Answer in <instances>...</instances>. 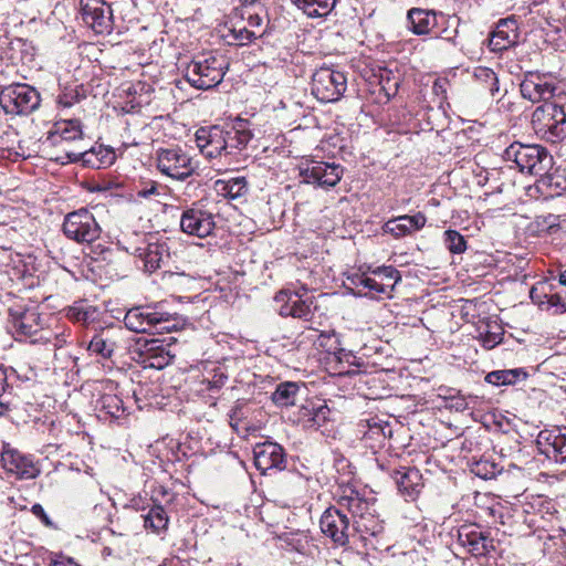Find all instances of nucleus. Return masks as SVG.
<instances>
[{"label":"nucleus","mask_w":566,"mask_h":566,"mask_svg":"<svg viewBox=\"0 0 566 566\" xmlns=\"http://www.w3.org/2000/svg\"><path fill=\"white\" fill-rule=\"evenodd\" d=\"M503 158L512 163L522 174L542 175L553 166V156L542 145L512 143L505 148Z\"/></svg>","instance_id":"obj_1"},{"label":"nucleus","mask_w":566,"mask_h":566,"mask_svg":"<svg viewBox=\"0 0 566 566\" xmlns=\"http://www.w3.org/2000/svg\"><path fill=\"white\" fill-rule=\"evenodd\" d=\"M228 63L221 54H202L193 59L186 69V78L198 90H209L223 80Z\"/></svg>","instance_id":"obj_2"},{"label":"nucleus","mask_w":566,"mask_h":566,"mask_svg":"<svg viewBox=\"0 0 566 566\" xmlns=\"http://www.w3.org/2000/svg\"><path fill=\"white\" fill-rule=\"evenodd\" d=\"M532 126L537 136L551 144L566 139V113L554 103L537 106L532 114Z\"/></svg>","instance_id":"obj_3"},{"label":"nucleus","mask_w":566,"mask_h":566,"mask_svg":"<svg viewBox=\"0 0 566 566\" xmlns=\"http://www.w3.org/2000/svg\"><path fill=\"white\" fill-rule=\"evenodd\" d=\"M125 326L135 333H164L177 328L170 314L158 310L157 305L135 306L124 317Z\"/></svg>","instance_id":"obj_4"},{"label":"nucleus","mask_w":566,"mask_h":566,"mask_svg":"<svg viewBox=\"0 0 566 566\" xmlns=\"http://www.w3.org/2000/svg\"><path fill=\"white\" fill-rule=\"evenodd\" d=\"M41 104L40 93L25 83H13L0 91V106L6 114L29 115Z\"/></svg>","instance_id":"obj_5"},{"label":"nucleus","mask_w":566,"mask_h":566,"mask_svg":"<svg viewBox=\"0 0 566 566\" xmlns=\"http://www.w3.org/2000/svg\"><path fill=\"white\" fill-rule=\"evenodd\" d=\"M347 88L345 74L332 67L318 69L312 77V94L322 103L339 101Z\"/></svg>","instance_id":"obj_6"},{"label":"nucleus","mask_w":566,"mask_h":566,"mask_svg":"<svg viewBox=\"0 0 566 566\" xmlns=\"http://www.w3.org/2000/svg\"><path fill=\"white\" fill-rule=\"evenodd\" d=\"M63 232L70 240L90 244L99 238L102 229L94 214L82 208L65 216Z\"/></svg>","instance_id":"obj_7"},{"label":"nucleus","mask_w":566,"mask_h":566,"mask_svg":"<svg viewBox=\"0 0 566 566\" xmlns=\"http://www.w3.org/2000/svg\"><path fill=\"white\" fill-rule=\"evenodd\" d=\"M156 161L160 172L177 180L190 177L196 170L191 157L179 147L159 148Z\"/></svg>","instance_id":"obj_8"},{"label":"nucleus","mask_w":566,"mask_h":566,"mask_svg":"<svg viewBox=\"0 0 566 566\" xmlns=\"http://www.w3.org/2000/svg\"><path fill=\"white\" fill-rule=\"evenodd\" d=\"M343 174L344 168L335 163L307 160L300 166L302 182L326 189L336 186Z\"/></svg>","instance_id":"obj_9"},{"label":"nucleus","mask_w":566,"mask_h":566,"mask_svg":"<svg viewBox=\"0 0 566 566\" xmlns=\"http://www.w3.org/2000/svg\"><path fill=\"white\" fill-rule=\"evenodd\" d=\"M123 249L139 259L144 270L149 273L160 269L170 258L167 243L154 237L143 240L138 245L123 247Z\"/></svg>","instance_id":"obj_10"},{"label":"nucleus","mask_w":566,"mask_h":566,"mask_svg":"<svg viewBox=\"0 0 566 566\" xmlns=\"http://www.w3.org/2000/svg\"><path fill=\"white\" fill-rule=\"evenodd\" d=\"M321 531L329 537L335 545L345 546L353 535L350 520L337 506L328 507L319 520Z\"/></svg>","instance_id":"obj_11"},{"label":"nucleus","mask_w":566,"mask_h":566,"mask_svg":"<svg viewBox=\"0 0 566 566\" xmlns=\"http://www.w3.org/2000/svg\"><path fill=\"white\" fill-rule=\"evenodd\" d=\"M216 228L214 216L199 203L184 210L180 217V229L182 232L198 237H209Z\"/></svg>","instance_id":"obj_12"},{"label":"nucleus","mask_w":566,"mask_h":566,"mask_svg":"<svg viewBox=\"0 0 566 566\" xmlns=\"http://www.w3.org/2000/svg\"><path fill=\"white\" fill-rule=\"evenodd\" d=\"M274 302L279 305L277 312L283 317H294L304 322H311L313 312V298L303 297L300 292L280 291L274 296Z\"/></svg>","instance_id":"obj_13"},{"label":"nucleus","mask_w":566,"mask_h":566,"mask_svg":"<svg viewBox=\"0 0 566 566\" xmlns=\"http://www.w3.org/2000/svg\"><path fill=\"white\" fill-rule=\"evenodd\" d=\"M84 139L82 124L78 119H61L56 122L53 129L49 132L45 143L57 147L63 153V148H73L80 146Z\"/></svg>","instance_id":"obj_14"},{"label":"nucleus","mask_w":566,"mask_h":566,"mask_svg":"<svg viewBox=\"0 0 566 566\" xmlns=\"http://www.w3.org/2000/svg\"><path fill=\"white\" fill-rule=\"evenodd\" d=\"M80 9L84 23L96 33L111 31L112 9L104 0H80Z\"/></svg>","instance_id":"obj_15"},{"label":"nucleus","mask_w":566,"mask_h":566,"mask_svg":"<svg viewBox=\"0 0 566 566\" xmlns=\"http://www.w3.org/2000/svg\"><path fill=\"white\" fill-rule=\"evenodd\" d=\"M557 90V85L549 76L532 72L525 75L520 85L522 96L533 103L541 101L547 103L555 96Z\"/></svg>","instance_id":"obj_16"},{"label":"nucleus","mask_w":566,"mask_h":566,"mask_svg":"<svg viewBox=\"0 0 566 566\" xmlns=\"http://www.w3.org/2000/svg\"><path fill=\"white\" fill-rule=\"evenodd\" d=\"M536 443L542 454L557 463L566 464V427L542 430Z\"/></svg>","instance_id":"obj_17"},{"label":"nucleus","mask_w":566,"mask_h":566,"mask_svg":"<svg viewBox=\"0 0 566 566\" xmlns=\"http://www.w3.org/2000/svg\"><path fill=\"white\" fill-rule=\"evenodd\" d=\"M458 541L474 556H485L495 548L491 533L475 525H462L458 531Z\"/></svg>","instance_id":"obj_18"},{"label":"nucleus","mask_w":566,"mask_h":566,"mask_svg":"<svg viewBox=\"0 0 566 566\" xmlns=\"http://www.w3.org/2000/svg\"><path fill=\"white\" fill-rule=\"evenodd\" d=\"M254 465L261 474L285 468L284 449L276 442L265 441L253 448Z\"/></svg>","instance_id":"obj_19"},{"label":"nucleus","mask_w":566,"mask_h":566,"mask_svg":"<svg viewBox=\"0 0 566 566\" xmlns=\"http://www.w3.org/2000/svg\"><path fill=\"white\" fill-rule=\"evenodd\" d=\"M224 128L220 126L200 127L196 132V144L200 153L209 158L226 156L227 142H224Z\"/></svg>","instance_id":"obj_20"},{"label":"nucleus","mask_w":566,"mask_h":566,"mask_svg":"<svg viewBox=\"0 0 566 566\" xmlns=\"http://www.w3.org/2000/svg\"><path fill=\"white\" fill-rule=\"evenodd\" d=\"M1 462L3 469L18 479H34L40 473V469L30 457L22 454L18 450L10 449L9 447H6L1 452Z\"/></svg>","instance_id":"obj_21"},{"label":"nucleus","mask_w":566,"mask_h":566,"mask_svg":"<svg viewBox=\"0 0 566 566\" xmlns=\"http://www.w3.org/2000/svg\"><path fill=\"white\" fill-rule=\"evenodd\" d=\"M530 298L541 311L552 315L566 312V300L559 293H553L549 283L537 282L530 290Z\"/></svg>","instance_id":"obj_22"},{"label":"nucleus","mask_w":566,"mask_h":566,"mask_svg":"<svg viewBox=\"0 0 566 566\" xmlns=\"http://www.w3.org/2000/svg\"><path fill=\"white\" fill-rule=\"evenodd\" d=\"M518 40V28L513 17L501 19L490 38V49L494 52H502L514 44Z\"/></svg>","instance_id":"obj_23"},{"label":"nucleus","mask_w":566,"mask_h":566,"mask_svg":"<svg viewBox=\"0 0 566 566\" xmlns=\"http://www.w3.org/2000/svg\"><path fill=\"white\" fill-rule=\"evenodd\" d=\"M426 222L427 217L422 212H417L412 216L403 214L388 220L384 224L382 230L385 233L400 239L421 230Z\"/></svg>","instance_id":"obj_24"},{"label":"nucleus","mask_w":566,"mask_h":566,"mask_svg":"<svg viewBox=\"0 0 566 566\" xmlns=\"http://www.w3.org/2000/svg\"><path fill=\"white\" fill-rule=\"evenodd\" d=\"M140 356L145 367L155 369L165 368L175 358V355L170 354L167 345L155 338L144 344Z\"/></svg>","instance_id":"obj_25"},{"label":"nucleus","mask_w":566,"mask_h":566,"mask_svg":"<svg viewBox=\"0 0 566 566\" xmlns=\"http://www.w3.org/2000/svg\"><path fill=\"white\" fill-rule=\"evenodd\" d=\"M394 480L401 495L415 500L423 488L422 475L416 468H402L394 473Z\"/></svg>","instance_id":"obj_26"},{"label":"nucleus","mask_w":566,"mask_h":566,"mask_svg":"<svg viewBox=\"0 0 566 566\" xmlns=\"http://www.w3.org/2000/svg\"><path fill=\"white\" fill-rule=\"evenodd\" d=\"M353 536L358 535L359 539L365 543V546L376 548V544L371 538H376L384 532L382 522L374 514V510L364 515L352 525Z\"/></svg>","instance_id":"obj_27"},{"label":"nucleus","mask_w":566,"mask_h":566,"mask_svg":"<svg viewBox=\"0 0 566 566\" xmlns=\"http://www.w3.org/2000/svg\"><path fill=\"white\" fill-rule=\"evenodd\" d=\"M337 507L344 513L347 511L353 522L373 511V504L350 488L343 490L337 500Z\"/></svg>","instance_id":"obj_28"},{"label":"nucleus","mask_w":566,"mask_h":566,"mask_svg":"<svg viewBox=\"0 0 566 566\" xmlns=\"http://www.w3.org/2000/svg\"><path fill=\"white\" fill-rule=\"evenodd\" d=\"M329 415L328 407L321 401H306L297 411V422L305 429H318Z\"/></svg>","instance_id":"obj_29"},{"label":"nucleus","mask_w":566,"mask_h":566,"mask_svg":"<svg viewBox=\"0 0 566 566\" xmlns=\"http://www.w3.org/2000/svg\"><path fill=\"white\" fill-rule=\"evenodd\" d=\"M55 160L61 164L81 161L85 167L101 169V161H98L93 146L88 149L83 146L63 148V155L56 156Z\"/></svg>","instance_id":"obj_30"},{"label":"nucleus","mask_w":566,"mask_h":566,"mask_svg":"<svg viewBox=\"0 0 566 566\" xmlns=\"http://www.w3.org/2000/svg\"><path fill=\"white\" fill-rule=\"evenodd\" d=\"M229 371L224 364L208 363L203 367L201 384L211 392L219 391L228 381Z\"/></svg>","instance_id":"obj_31"},{"label":"nucleus","mask_w":566,"mask_h":566,"mask_svg":"<svg viewBox=\"0 0 566 566\" xmlns=\"http://www.w3.org/2000/svg\"><path fill=\"white\" fill-rule=\"evenodd\" d=\"M304 392V386L294 381H284L276 386L272 394V401L279 407L294 406Z\"/></svg>","instance_id":"obj_32"},{"label":"nucleus","mask_w":566,"mask_h":566,"mask_svg":"<svg viewBox=\"0 0 566 566\" xmlns=\"http://www.w3.org/2000/svg\"><path fill=\"white\" fill-rule=\"evenodd\" d=\"M535 189L545 198L559 196L566 189V179L557 172L538 175Z\"/></svg>","instance_id":"obj_33"},{"label":"nucleus","mask_w":566,"mask_h":566,"mask_svg":"<svg viewBox=\"0 0 566 566\" xmlns=\"http://www.w3.org/2000/svg\"><path fill=\"white\" fill-rule=\"evenodd\" d=\"M307 18H326L338 0H291Z\"/></svg>","instance_id":"obj_34"},{"label":"nucleus","mask_w":566,"mask_h":566,"mask_svg":"<svg viewBox=\"0 0 566 566\" xmlns=\"http://www.w3.org/2000/svg\"><path fill=\"white\" fill-rule=\"evenodd\" d=\"M408 20L411 24V31L415 34H428L437 25L434 12L413 8L408 12Z\"/></svg>","instance_id":"obj_35"},{"label":"nucleus","mask_w":566,"mask_h":566,"mask_svg":"<svg viewBox=\"0 0 566 566\" xmlns=\"http://www.w3.org/2000/svg\"><path fill=\"white\" fill-rule=\"evenodd\" d=\"M214 190L224 198L239 199L248 193L249 185L245 177L219 179L214 182Z\"/></svg>","instance_id":"obj_36"},{"label":"nucleus","mask_w":566,"mask_h":566,"mask_svg":"<svg viewBox=\"0 0 566 566\" xmlns=\"http://www.w3.org/2000/svg\"><path fill=\"white\" fill-rule=\"evenodd\" d=\"M238 18L237 13L230 18V21L227 23L229 33L224 34V38L230 44L245 45L256 39L255 31H250L244 21H237Z\"/></svg>","instance_id":"obj_37"},{"label":"nucleus","mask_w":566,"mask_h":566,"mask_svg":"<svg viewBox=\"0 0 566 566\" xmlns=\"http://www.w3.org/2000/svg\"><path fill=\"white\" fill-rule=\"evenodd\" d=\"M13 327L21 336L32 337L41 328L40 316L34 310H27L13 315Z\"/></svg>","instance_id":"obj_38"},{"label":"nucleus","mask_w":566,"mask_h":566,"mask_svg":"<svg viewBox=\"0 0 566 566\" xmlns=\"http://www.w3.org/2000/svg\"><path fill=\"white\" fill-rule=\"evenodd\" d=\"M0 266L4 268L12 280L24 279L28 275V268L22 256L11 250L3 249L0 251Z\"/></svg>","instance_id":"obj_39"},{"label":"nucleus","mask_w":566,"mask_h":566,"mask_svg":"<svg viewBox=\"0 0 566 566\" xmlns=\"http://www.w3.org/2000/svg\"><path fill=\"white\" fill-rule=\"evenodd\" d=\"M116 348L117 343L114 337L104 333L94 335L87 345V350L102 359H109Z\"/></svg>","instance_id":"obj_40"},{"label":"nucleus","mask_w":566,"mask_h":566,"mask_svg":"<svg viewBox=\"0 0 566 566\" xmlns=\"http://www.w3.org/2000/svg\"><path fill=\"white\" fill-rule=\"evenodd\" d=\"M367 430L364 432L365 440L375 441L378 447L384 446L387 438L391 437V427L387 421L377 417L366 420Z\"/></svg>","instance_id":"obj_41"},{"label":"nucleus","mask_w":566,"mask_h":566,"mask_svg":"<svg viewBox=\"0 0 566 566\" xmlns=\"http://www.w3.org/2000/svg\"><path fill=\"white\" fill-rule=\"evenodd\" d=\"M527 373L523 368L494 370L485 376V381L494 386L515 385L520 380H524Z\"/></svg>","instance_id":"obj_42"},{"label":"nucleus","mask_w":566,"mask_h":566,"mask_svg":"<svg viewBox=\"0 0 566 566\" xmlns=\"http://www.w3.org/2000/svg\"><path fill=\"white\" fill-rule=\"evenodd\" d=\"M224 142H227L226 156L243 149L252 138L250 130L239 127L224 129Z\"/></svg>","instance_id":"obj_43"},{"label":"nucleus","mask_w":566,"mask_h":566,"mask_svg":"<svg viewBox=\"0 0 566 566\" xmlns=\"http://www.w3.org/2000/svg\"><path fill=\"white\" fill-rule=\"evenodd\" d=\"M96 408L112 418H120L125 413L124 402L116 394L104 392L96 401Z\"/></svg>","instance_id":"obj_44"},{"label":"nucleus","mask_w":566,"mask_h":566,"mask_svg":"<svg viewBox=\"0 0 566 566\" xmlns=\"http://www.w3.org/2000/svg\"><path fill=\"white\" fill-rule=\"evenodd\" d=\"M473 76L485 90L489 91L492 97L500 93L499 78L496 73L486 66H476L473 70Z\"/></svg>","instance_id":"obj_45"},{"label":"nucleus","mask_w":566,"mask_h":566,"mask_svg":"<svg viewBox=\"0 0 566 566\" xmlns=\"http://www.w3.org/2000/svg\"><path fill=\"white\" fill-rule=\"evenodd\" d=\"M144 525L155 533L164 531L168 526V515L161 505H154L146 515H143Z\"/></svg>","instance_id":"obj_46"},{"label":"nucleus","mask_w":566,"mask_h":566,"mask_svg":"<svg viewBox=\"0 0 566 566\" xmlns=\"http://www.w3.org/2000/svg\"><path fill=\"white\" fill-rule=\"evenodd\" d=\"M280 106L276 108L281 111L280 117L290 124L295 123L298 118L304 116L303 104L298 101L289 98L287 101H281Z\"/></svg>","instance_id":"obj_47"},{"label":"nucleus","mask_w":566,"mask_h":566,"mask_svg":"<svg viewBox=\"0 0 566 566\" xmlns=\"http://www.w3.org/2000/svg\"><path fill=\"white\" fill-rule=\"evenodd\" d=\"M443 244L446 249L452 254H462L468 249L465 238L457 230H446L443 232Z\"/></svg>","instance_id":"obj_48"},{"label":"nucleus","mask_w":566,"mask_h":566,"mask_svg":"<svg viewBox=\"0 0 566 566\" xmlns=\"http://www.w3.org/2000/svg\"><path fill=\"white\" fill-rule=\"evenodd\" d=\"M164 187L155 180H140L135 186L136 199L153 200L161 196Z\"/></svg>","instance_id":"obj_49"},{"label":"nucleus","mask_w":566,"mask_h":566,"mask_svg":"<svg viewBox=\"0 0 566 566\" xmlns=\"http://www.w3.org/2000/svg\"><path fill=\"white\" fill-rule=\"evenodd\" d=\"M241 21H244V24L249 28L250 31H255V38H261L266 31V21L263 15L258 13H251L249 11H244L240 15Z\"/></svg>","instance_id":"obj_50"},{"label":"nucleus","mask_w":566,"mask_h":566,"mask_svg":"<svg viewBox=\"0 0 566 566\" xmlns=\"http://www.w3.org/2000/svg\"><path fill=\"white\" fill-rule=\"evenodd\" d=\"M364 290H367V291L363 293V290H359L358 294L365 295V296H370V297H376L381 294L388 295V296L390 295L389 294V285L382 281H378V279L375 275L367 277V281H365Z\"/></svg>","instance_id":"obj_51"},{"label":"nucleus","mask_w":566,"mask_h":566,"mask_svg":"<svg viewBox=\"0 0 566 566\" xmlns=\"http://www.w3.org/2000/svg\"><path fill=\"white\" fill-rule=\"evenodd\" d=\"M378 281H382L389 285V294L395 289V285L400 281L399 271L392 266H379L371 272Z\"/></svg>","instance_id":"obj_52"},{"label":"nucleus","mask_w":566,"mask_h":566,"mask_svg":"<svg viewBox=\"0 0 566 566\" xmlns=\"http://www.w3.org/2000/svg\"><path fill=\"white\" fill-rule=\"evenodd\" d=\"M93 313L94 311L92 312L90 307L85 308L83 305H74L67 308L66 316L73 322L86 325L93 321Z\"/></svg>","instance_id":"obj_53"},{"label":"nucleus","mask_w":566,"mask_h":566,"mask_svg":"<svg viewBox=\"0 0 566 566\" xmlns=\"http://www.w3.org/2000/svg\"><path fill=\"white\" fill-rule=\"evenodd\" d=\"M472 471L480 478L484 480H490L496 476L500 472L495 463L489 462L486 460H481L476 462Z\"/></svg>","instance_id":"obj_54"},{"label":"nucleus","mask_w":566,"mask_h":566,"mask_svg":"<svg viewBox=\"0 0 566 566\" xmlns=\"http://www.w3.org/2000/svg\"><path fill=\"white\" fill-rule=\"evenodd\" d=\"M98 161H101V168L109 167L116 159L115 151L112 147L104 145L93 146Z\"/></svg>","instance_id":"obj_55"},{"label":"nucleus","mask_w":566,"mask_h":566,"mask_svg":"<svg viewBox=\"0 0 566 566\" xmlns=\"http://www.w3.org/2000/svg\"><path fill=\"white\" fill-rule=\"evenodd\" d=\"M552 0H531L527 6H523L520 10L523 11V14H532L536 12L537 14L544 15L545 11L542 9L544 4H549Z\"/></svg>","instance_id":"obj_56"},{"label":"nucleus","mask_w":566,"mask_h":566,"mask_svg":"<svg viewBox=\"0 0 566 566\" xmlns=\"http://www.w3.org/2000/svg\"><path fill=\"white\" fill-rule=\"evenodd\" d=\"M289 545L292 546V549L304 554L308 546V538L306 535L296 534V536L293 537L291 542H289Z\"/></svg>","instance_id":"obj_57"},{"label":"nucleus","mask_w":566,"mask_h":566,"mask_svg":"<svg viewBox=\"0 0 566 566\" xmlns=\"http://www.w3.org/2000/svg\"><path fill=\"white\" fill-rule=\"evenodd\" d=\"M71 336V333H66V331H62L61 333H55L53 339L46 338L48 342L52 343L54 348H61L67 343V338Z\"/></svg>","instance_id":"obj_58"},{"label":"nucleus","mask_w":566,"mask_h":566,"mask_svg":"<svg viewBox=\"0 0 566 566\" xmlns=\"http://www.w3.org/2000/svg\"><path fill=\"white\" fill-rule=\"evenodd\" d=\"M31 512L42 521V523L46 526L52 525V521L50 520L49 515L45 513L43 506L41 504H33L31 507Z\"/></svg>","instance_id":"obj_59"},{"label":"nucleus","mask_w":566,"mask_h":566,"mask_svg":"<svg viewBox=\"0 0 566 566\" xmlns=\"http://www.w3.org/2000/svg\"><path fill=\"white\" fill-rule=\"evenodd\" d=\"M450 407L457 411H464L469 409V402L464 397H453Z\"/></svg>","instance_id":"obj_60"},{"label":"nucleus","mask_w":566,"mask_h":566,"mask_svg":"<svg viewBox=\"0 0 566 566\" xmlns=\"http://www.w3.org/2000/svg\"><path fill=\"white\" fill-rule=\"evenodd\" d=\"M49 566H78L72 558L66 556H56L53 558Z\"/></svg>","instance_id":"obj_61"},{"label":"nucleus","mask_w":566,"mask_h":566,"mask_svg":"<svg viewBox=\"0 0 566 566\" xmlns=\"http://www.w3.org/2000/svg\"><path fill=\"white\" fill-rule=\"evenodd\" d=\"M367 275L365 274H359V273H356V274H353L352 276L348 277L350 284H353L355 287L357 289H363L365 287V281H367Z\"/></svg>","instance_id":"obj_62"},{"label":"nucleus","mask_w":566,"mask_h":566,"mask_svg":"<svg viewBox=\"0 0 566 566\" xmlns=\"http://www.w3.org/2000/svg\"><path fill=\"white\" fill-rule=\"evenodd\" d=\"M75 101H77V95L73 96L69 93H64L63 95L59 96V103L64 107L72 106Z\"/></svg>","instance_id":"obj_63"},{"label":"nucleus","mask_w":566,"mask_h":566,"mask_svg":"<svg viewBox=\"0 0 566 566\" xmlns=\"http://www.w3.org/2000/svg\"><path fill=\"white\" fill-rule=\"evenodd\" d=\"M7 379H8V377H7L6 370L0 368V397L2 396V394L6 391V389L8 387Z\"/></svg>","instance_id":"obj_64"}]
</instances>
